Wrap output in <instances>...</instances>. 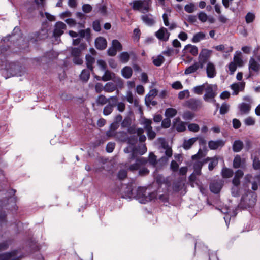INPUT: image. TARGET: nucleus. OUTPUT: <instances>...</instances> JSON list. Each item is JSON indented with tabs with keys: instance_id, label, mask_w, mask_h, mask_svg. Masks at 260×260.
<instances>
[{
	"instance_id": "nucleus-1",
	"label": "nucleus",
	"mask_w": 260,
	"mask_h": 260,
	"mask_svg": "<svg viewBox=\"0 0 260 260\" xmlns=\"http://www.w3.org/2000/svg\"><path fill=\"white\" fill-rule=\"evenodd\" d=\"M148 162L153 167H155L157 164V157L153 152L149 153L148 159L142 157L137 158L136 161L131 164L128 169L131 171L138 170L141 167L145 166Z\"/></svg>"
},
{
	"instance_id": "nucleus-2",
	"label": "nucleus",
	"mask_w": 260,
	"mask_h": 260,
	"mask_svg": "<svg viewBox=\"0 0 260 260\" xmlns=\"http://www.w3.org/2000/svg\"><path fill=\"white\" fill-rule=\"evenodd\" d=\"M86 45L84 43L80 44L78 47H74L71 48V54L73 58V62L76 64L80 65L83 62L81 58L82 51L86 49Z\"/></svg>"
},
{
	"instance_id": "nucleus-3",
	"label": "nucleus",
	"mask_w": 260,
	"mask_h": 260,
	"mask_svg": "<svg viewBox=\"0 0 260 260\" xmlns=\"http://www.w3.org/2000/svg\"><path fill=\"white\" fill-rule=\"evenodd\" d=\"M256 198V194L254 192L250 191L245 196L242 197L240 205L243 206L245 208H252L255 205Z\"/></svg>"
},
{
	"instance_id": "nucleus-4",
	"label": "nucleus",
	"mask_w": 260,
	"mask_h": 260,
	"mask_svg": "<svg viewBox=\"0 0 260 260\" xmlns=\"http://www.w3.org/2000/svg\"><path fill=\"white\" fill-rule=\"evenodd\" d=\"M206 93L204 94L203 98L206 102H210V100L213 103L216 102L215 97L217 95V86L216 85H208L207 87L205 88Z\"/></svg>"
},
{
	"instance_id": "nucleus-5",
	"label": "nucleus",
	"mask_w": 260,
	"mask_h": 260,
	"mask_svg": "<svg viewBox=\"0 0 260 260\" xmlns=\"http://www.w3.org/2000/svg\"><path fill=\"white\" fill-rule=\"evenodd\" d=\"M134 191L132 183L127 184H121V188L118 190L121 197L123 198H133Z\"/></svg>"
},
{
	"instance_id": "nucleus-6",
	"label": "nucleus",
	"mask_w": 260,
	"mask_h": 260,
	"mask_svg": "<svg viewBox=\"0 0 260 260\" xmlns=\"http://www.w3.org/2000/svg\"><path fill=\"white\" fill-rule=\"evenodd\" d=\"M150 6V1H134L133 3L132 8L134 10H139L145 13L148 12Z\"/></svg>"
},
{
	"instance_id": "nucleus-7",
	"label": "nucleus",
	"mask_w": 260,
	"mask_h": 260,
	"mask_svg": "<svg viewBox=\"0 0 260 260\" xmlns=\"http://www.w3.org/2000/svg\"><path fill=\"white\" fill-rule=\"evenodd\" d=\"M212 53V51L207 49H202L198 57V63L200 65V69H203L208 62Z\"/></svg>"
},
{
	"instance_id": "nucleus-8",
	"label": "nucleus",
	"mask_w": 260,
	"mask_h": 260,
	"mask_svg": "<svg viewBox=\"0 0 260 260\" xmlns=\"http://www.w3.org/2000/svg\"><path fill=\"white\" fill-rule=\"evenodd\" d=\"M133 151L128 158V160L131 162L133 160L138 158V155H142L147 151V148L145 145L141 146H133Z\"/></svg>"
},
{
	"instance_id": "nucleus-9",
	"label": "nucleus",
	"mask_w": 260,
	"mask_h": 260,
	"mask_svg": "<svg viewBox=\"0 0 260 260\" xmlns=\"http://www.w3.org/2000/svg\"><path fill=\"white\" fill-rule=\"evenodd\" d=\"M122 46L121 43L117 40H113L112 42V46L107 50L108 55L114 56L116 55L117 51H121Z\"/></svg>"
},
{
	"instance_id": "nucleus-10",
	"label": "nucleus",
	"mask_w": 260,
	"mask_h": 260,
	"mask_svg": "<svg viewBox=\"0 0 260 260\" xmlns=\"http://www.w3.org/2000/svg\"><path fill=\"white\" fill-rule=\"evenodd\" d=\"M146 189L144 187H139L135 190L134 197L133 198H136L141 203H146Z\"/></svg>"
},
{
	"instance_id": "nucleus-11",
	"label": "nucleus",
	"mask_w": 260,
	"mask_h": 260,
	"mask_svg": "<svg viewBox=\"0 0 260 260\" xmlns=\"http://www.w3.org/2000/svg\"><path fill=\"white\" fill-rule=\"evenodd\" d=\"M110 102L106 105L103 109V114L105 115H108L113 111V108L116 105L118 98L117 96H113L109 98Z\"/></svg>"
},
{
	"instance_id": "nucleus-12",
	"label": "nucleus",
	"mask_w": 260,
	"mask_h": 260,
	"mask_svg": "<svg viewBox=\"0 0 260 260\" xmlns=\"http://www.w3.org/2000/svg\"><path fill=\"white\" fill-rule=\"evenodd\" d=\"M18 252L17 250H14L10 252L1 253L0 260H20Z\"/></svg>"
},
{
	"instance_id": "nucleus-13",
	"label": "nucleus",
	"mask_w": 260,
	"mask_h": 260,
	"mask_svg": "<svg viewBox=\"0 0 260 260\" xmlns=\"http://www.w3.org/2000/svg\"><path fill=\"white\" fill-rule=\"evenodd\" d=\"M186 106L192 110H197L202 108V102L200 100L191 98L186 101Z\"/></svg>"
},
{
	"instance_id": "nucleus-14",
	"label": "nucleus",
	"mask_w": 260,
	"mask_h": 260,
	"mask_svg": "<svg viewBox=\"0 0 260 260\" xmlns=\"http://www.w3.org/2000/svg\"><path fill=\"white\" fill-rule=\"evenodd\" d=\"M233 167L235 169L241 168L245 170L246 168V161L239 155H236L233 160Z\"/></svg>"
},
{
	"instance_id": "nucleus-15",
	"label": "nucleus",
	"mask_w": 260,
	"mask_h": 260,
	"mask_svg": "<svg viewBox=\"0 0 260 260\" xmlns=\"http://www.w3.org/2000/svg\"><path fill=\"white\" fill-rule=\"evenodd\" d=\"M248 69L249 72V77L253 76L252 73H258L260 70V64L255 60V59L251 57L249 61Z\"/></svg>"
},
{
	"instance_id": "nucleus-16",
	"label": "nucleus",
	"mask_w": 260,
	"mask_h": 260,
	"mask_svg": "<svg viewBox=\"0 0 260 260\" xmlns=\"http://www.w3.org/2000/svg\"><path fill=\"white\" fill-rule=\"evenodd\" d=\"M155 35L159 40L166 42L169 39L170 33L166 28L162 27L155 32Z\"/></svg>"
},
{
	"instance_id": "nucleus-17",
	"label": "nucleus",
	"mask_w": 260,
	"mask_h": 260,
	"mask_svg": "<svg viewBox=\"0 0 260 260\" xmlns=\"http://www.w3.org/2000/svg\"><path fill=\"white\" fill-rule=\"evenodd\" d=\"M66 29V24L61 21L56 23L53 31V36L55 38L59 37L63 34L64 30Z\"/></svg>"
},
{
	"instance_id": "nucleus-18",
	"label": "nucleus",
	"mask_w": 260,
	"mask_h": 260,
	"mask_svg": "<svg viewBox=\"0 0 260 260\" xmlns=\"http://www.w3.org/2000/svg\"><path fill=\"white\" fill-rule=\"evenodd\" d=\"M223 185V181L221 180H216L212 182L210 184V189L214 193L220 192Z\"/></svg>"
},
{
	"instance_id": "nucleus-19",
	"label": "nucleus",
	"mask_w": 260,
	"mask_h": 260,
	"mask_svg": "<svg viewBox=\"0 0 260 260\" xmlns=\"http://www.w3.org/2000/svg\"><path fill=\"white\" fill-rule=\"evenodd\" d=\"M186 123L181 121L179 117L175 118L173 121V127L179 132H184L186 130Z\"/></svg>"
},
{
	"instance_id": "nucleus-20",
	"label": "nucleus",
	"mask_w": 260,
	"mask_h": 260,
	"mask_svg": "<svg viewBox=\"0 0 260 260\" xmlns=\"http://www.w3.org/2000/svg\"><path fill=\"white\" fill-rule=\"evenodd\" d=\"M245 83L244 82H240L235 83L231 85V88L233 90V95L238 94L240 91H243L244 89Z\"/></svg>"
},
{
	"instance_id": "nucleus-21",
	"label": "nucleus",
	"mask_w": 260,
	"mask_h": 260,
	"mask_svg": "<svg viewBox=\"0 0 260 260\" xmlns=\"http://www.w3.org/2000/svg\"><path fill=\"white\" fill-rule=\"evenodd\" d=\"M225 145V142L223 140H217L216 141L211 140L208 142V147L211 150H216L221 148Z\"/></svg>"
},
{
	"instance_id": "nucleus-22",
	"label": "nucleus",
	"mask_w": 260,
	"mask_h": 260,
	"mask_svg": "<svg viewBox=\"0 0 260 260\" xmlns=\"http://www.w3.org/2000/svg\"><path fill=\"white\" fill-rule=\"evenodd\" d=\"M107 45V42L106 40L102 37H99L97 38L95 41V45L96 49L99 50H104L105 49Z\"/></svg>"
},
{
	"instance_id": "nucleus-23",
	"label": "nucleus",
	"mask_w": 260,
	"mask_h": 260,
	"mask_svg": "<svg viewBox=\"0 0 260 260\" xmlns=\"http://www.w3.org/2000/svg\"><path fill=\"white\" fill-rule=\"evenodd\" d=\"M206 72L208 77L213 78L216 74L214 64L210 62H208L206 67Z\"/></svg>"
},
{
	"instance_id": "nucleus-24",
	"label": "nucleus",
	"mask_w": 260,
	"mask_h": 260,
	"mask_svg": "<svg viewBox=\"0 0 260 260\" xmlns=\"http://www.w3.org/2000/svg\"><path fill=\"white\" fill-rule=\"evenodd\" d=\"M141 19L148 25L151 26L155 23V20L153 18V16L150 14L142 15Z\"/></svg>"
},
{
	"instance_id": "nucleus-25",
	"label": "nucleus",
	"mask_w": 260,
	"mask_h": 260,
	"mask_svg": "<svg viewBox=\"0 0 260 260\" xmlns=\"http://www.w3.org/2000/svg\"><path fill=\"white\" fill-rule=\"evenodd\" d=\"M140 123L144 126V129L146 131L152 128L151 126L152 121L151 119H147L145 117H141L140 119Z\"/></svg>"
},
{
	"instance_id": "nucleus-26",
	"label": "nucleus",
	"mask_w": 260,
	"mask_h": 260,
	"mask_svg": "<svg viewBox=\"0 0 260 260\" xmlns=\"http://www.w3.org/2000/svg\"><path fill=\"white\" fill-rule=\"evenodd\" d=\"M35 35V41H38L45 39L47 37V32L45 29H41L39 31L36 32Z\"/></svg>"
},
{
	"instance_id": "nucleus-27",
	"label": "nucleus",
	"mask_w": 260,
	"mask_h": 260,
	"mask_svg": "<svg viewBox=\"0 0 260 260\" xmlns=\"http://www.w3.org/2000/svg\"><path fill=\"white\" fill-rule=\"evenodd\" d=\"M199 68H200V65L197 62H196L193 64L187 67L185 70L184 74L186 75H188L192 73H194Z\"/></svg>"
},
{
	"instance_id": "nucleus-28",
	"label": "nucleus",
	"mask_w": 260,
	"mask_h": 260,
	"mask_svg": "<svg viewBox=\"0 0 260 260\" xmlns=\"http://www.w3.org/2000/svg\"><path fill=\"white\" fill-rule=\"evenodd\" d=\"M121 74L125 79H129L133 74V70L129 66H125L121 70Z\"/></svg>"
},
{
	"instance_id": "nucleus-29",
	"label": "nucleus",
	"mask_w": 260,
	"mask_h": 260,
	"mask_svg": "<svg viewBox=\"0 0 260 260\" xmlns=\"http://www.w3.org/2000/svg\"><path fill=\"white\" fill-rule=\"evenodd\" d=\"M183 51H188V52L193 56H196L198 53V47L194 45H192L190 44L186 45Z\"/></svg>"
},
{
	"instance_id": "nucleus-30",
	"label": "nucleus",
	"mask_w": 260,
	"mask_h": 260,
	"mask_svg": "<svg viewBox=\"0 0 260 260\" xmlns=\"http://www.w3.org/2000/svg\"><path fill=\"white\" fill-rule=\"evenodd\" d=\"M221 174L223 178H229L233 176L234 172L231 169L223 167L221 170Z\"/></svg>"
},
{
	"instance_id": "nucleus-31",
	"label": "nucleus",
	"mask_w": 260,
	"mask_h": 260,
	"mask_svg": "<svg viewBox=\"0 0 260 260\" xmlns=\"http://www.w3.org/2000/svg\"><path fill=\"white\" fill-rule=\"evenodd\" d=\"M197 140H198V137L192 138L188 140H185L183 144V148L186 150L190 149Z\"/></svg>"
},
{
	"instance_id": "nucleus-32",
	"label": "nucleus",
	"mask_w": 260,
	"mask_h": 260,
	"mask_svg": "<svg viewBox=\"0 0 260 260\" xmlns=\"http://www.w3.org/2000/svg\"><path fill=\"white\" fill-rule=\"evenodd\" d=\"M243 147V143L240 140H236L233 144V150L235 152H240Z\"/></svg>"
},
{
	"instance_id": "nucleus-33",
	"label": "nucleus",
	"mask_w": 260,
	"mask_h": 260,
	"mask_svg": "<svg viewBox=\"0 0 260 260\" xmlns=\"http://www.w3.org/2000/svg\"><path fill=\"white\" fill-rule=\"evenodd\" d=\"M95 62V58L90 55H86V63L87 68L91 71H93V64Z\"/></svg>"
},
{
	"instance_id": "nucleus-34",
	"label": "nucleus",
	"mask_w": 260,
	"mask_h": 260,
	"mask_svg": "<svg viewBox=\"0 0 260 260\" xmlns=\"http://www.w3.org/2000/svg\"><path fill=\"white\" fill-rule=\"evenodd\" d=\"M206 35L205 33L203 32H199L198 33H196L193 36L191 41L193 43H198L201 40L205 39Z\"/></svg>"
},
{
	"instance_id": "nucleus-35",
	"label": "nucleus",
	"mask_w": 260,
	"mask_h": 260,
	"mask_svg": "<svg viewBox=\"0 0 260 260\" xmlns=\"http://www.w3.org/2000/svg\"><path fill=\"white\" fill-rule=\"evenodd\" d=\"M116 89V86L113 82H108L104 86V91L106 92H112Z\"/></svg>"
},
{
	"instance_id": "nucleus-36",
	"label": "nucleus",
	"mask_w": 260,
	"mask_h": 260,
	"mask_svg": "<svg viewBox=\"0 0 260 260\" xmlns=\"http://www.w3.org/2000/svg\"><path fill=\"white\" fill-rule=\"evenodd\" d=\"M125 99L127 102H128L131 104L134 103L135 106H137L139 104V101L138 100L135 99L134 101L133 93L130 91L127 92L125 96Z\"/></svg>"
},
{
	"instance_id": "nucleus-37",
	"label": "nucleus",
	"mask_w": 260,
	"mask_h": 260,
	"mask_svg": "<svg viewBox=\"0 0 260 260\" xmlns=\"http://www.w3.org/2000/svg\"><path fill=\"white\" fill-rule=\"evenodd\" d=\"M120 61L122 63H127L130 59V55L127 52H121L119 56Z\"/></svg>"
},
{
	"instance_id": "nucleus-38",
	"label": "nucleus",
	"mask_w": 260,
	"mask_h": 260,
	"mask_svg": "<svg viewBox=\"0 0 260 260\" xmlns=\"http://www.w3.org/2000/svg\"><path fill=\"white\" fill-rule=\"evenodd\" d=\"M177 113V111L175 109L169 108L166 110L165 115L166 117L170 118L175 116Z\"/></svg>"
},
{
	"instance_id": "nucleus-39",
	"label": "nucleus",
	"mask_w": 260,
	"mask_h": 260,
	"mask_svg": "<svg viewBox=\"0 0 260 260\" xmlns=\"http://www.w3.org/2000/svg\"><path fill=\"white\" fill-rule=\"evenodd\" d=\"M105 74L102 77L101 79L103 81H107L112 79L113 76H115V74L112 73L109 70H105Z\"/></svg>"
},
{
	"instance_id": "nucleus-40",
	"label": "nucleus",
	"mask_w": 260,
	"mask_h": 260,
	"mask_svg": "<svg viewBox=\"0 0 260 260\" xmlns=\"http://www.w3.org/2000/svg\"><path fill=\"white\" fill-rule=\"evenodd\" d=\"M80 79L84 82H87L90 77V72L89 70L84 69L83 70L80 74Z\"/></svg>"
},
{
	"instance_id": "nucleus-41",
	"label": "nucleus",
	"mask_w": 260,
	"mask_h": 260,
	"mask_svg": "<svg viewBox=\"0 0 260 260\" xmlns=\"http://www.w3.org/2000/svg\"><path fill=\"white\" fill-rule=\"evenodd\" d=\"M108 101L110 102V100L107 99L104 95H99L96 100V102L98 105H103L106 104Z\"/></svg>"
},
{
	"instance_id": "nucleus-42",
	"label": "nucleus",
	"mask_w": 260,
	"mask_h": 260,
	"mask_svg": "<svg viewBox=\"0 0 260 260\" xmlns=\"http://www.w3.org/2000/svg\"><path fill=\"white\" fill-rule=\"evenodd\" d=\"M218 163V159L216 156H214L212 158L208 165V169L210 171H212L216 166H217Z\"/></svg>"
},
{
	"instance_id": "nucleus-43",
	"label": "nucleus",
	"mask_w": 260,
	"mask_h": 260,
	"mask_svg": "<svg viewBox=\"0 0 260 260\" xmlns=\"http://www.w3.org/2000/svg\"><path fill=\"white\" fill-rule=\"evenodd\" d=\"M165 61V58L163 56L159 55L156 57V58L153 60V64L157 66H160Z\"/></svg>"
},
{
	"instance_id": "nucleus-44",
	"label": "nucleus",
	"mask_w": 260,
	"mask_h": 260,
	"mask_svg": "<svg viewBox=\"0 0 260 260\" xmlns=\"http://www.w3.org/2000/svg\"><path fill=\"white\" fill-rule=\"evenodd\" d=\"M250 106L246 103H242L240 106V110L243 114L248 113L250 110Z\"/></svg>"
},
{
	"instance_id": "nucleus-45",
	"label": "nucleus",
	"mask_w": 260,
	"mask_h": 260,
	"mask_svg": "<svg viewBox=\"0 0 260 260\" xmlns=\"http://www.w3.org/2000/svg\"><path fill=\"white\" fill-rule=\"evenodd\" d=\"M178 50L172 48H168L166 50L162 52V54L167 56H172L174 54H177Z\"/></svg>"
},
{
	"instance_id": "nucleus-46",
	"label": "nucleus",
	"mask_w": 260,
	"mask_h": 260,
	"mask_svg": "<svg viewBox=\"0 0 260 260\" xmlns=\"http://www.w3.org/2000/svg\"><path fill=\"white\" fill-rule=\"evenodd\" d=\"M194 114L189 111L184 112L182 115L183 118L186 120H191L194 117Z\"/></svg>"
},
{
	"instance_id": "nucleus-47",
	"label": "nucleus",
	"mask_w": 260,
	"mask_h": 260,
	"mask_svg": "<svg viewBox=\"0 0 260 260\" xmlns=\"http://www.w3.org/2000/svg\"><path fill=\"white\" fill-rule=\"evenodd\" d=\"M132 124V119L129 116H126L121 122V127L122 128H127L131 126Z\"/></svg>"
},
{
	"instance_id": "nucleus-48",
	"label": "nucleus",
	"mask_w": 260,
	"mask_h": 260,
	"mask_svg": "<svg viewBox=\"0 0 260 260\" xmlns=\"http://www.w3.org/2000/svg\"><path fill=\"white\" fill-rule=\"evenodd\" d=\"M236 64H238L239 66H241L242 65L243 61L241 57V53L240 52H236V54L234 56V62Z\"/></svg>"
},
{
	"instance_id": "nucleus-49",
	"label": "nucleus",
	"mask_w": 260,
	"mask_h": 260,
	"mask_svg": "<svg viewBox=\"0 0 260 260\" xmlns=\"http://www.w3.org/2000/svg\"><path fill=\"white\" fill-rule=\"evenodd\" d=\"M184 10L188 13H193L196 10L195 5L193 3L186 5L184 7Z\"/></svg>"
},
{
	"instance_id": "nucleus-50",
	"label": "nucleus",
	"mask_w": 260,
	"mask_h": 260,
	"mask_svg": "<svg viewBox=\"0 0 260 260\" xmlns=\"http://www.w3.org/2000/svg\"><path fill=\"white\" fill-rule=\"evenodd\" d=\"M205 89V84L200 86H197L193 88V91L197 94H202L203 91Z\"/></svg>"
},
{
	"instance_id": "nucleus-51",
	"label": "nucleus",
	"mask_w": 260,
	"mask_h": 260,
	"mask_svg": "<svg viewBox=\"0 0 260 260\" xmlns=\"http://www.w3.org/2000/svg\"><path fill=\"white\" fill-rule=\"evenodd\" d=\"M116 88L118 87L119 88H122L123 87V80L120 77H114L113 79Z\"/></svg>"
},
{
	"instance_id": "nucleus-52",
	"label": "nucleus",
	"mask_w": 260,
	"mask_h": 260,
	"mask_svg": "<svg viewBox=\"0 0 260 260\" xmlns=\"http://www.w3.org/2000/svg\"><path fill=\"white\" fill-rule=\"evenodd\" d=\"M127 172L124 169L120 170L117 174V177L120 180H123L127 177Z\"/></svg>"
},
{
	"instance_id": "nucleus-53",
	"label": "nucleus",
	"mask_w": 260,
	"mask_h": 260,
	"mask_svg": "<svg viewBox=\"0 0 260 260\" xmlns=\"http://www.w3.org/2000/svg\"><path fill=\"white\" fill-rule=\"evenodd\" d=\"M198 19L202 22H205L208 20V16L204 12H200L198 14Z\"/></svg>"
},
{
	"instance_id": "nucleus-54",
	"label": "nucleus",
	"mask_w": 260,
	"mask_h": 260,
	"mask_svg": "<svg viewBox=\"0 0 260 260\" xmlns=\"http://www.w3.org/2000/svg\"><path fill=\"white\" fill-rule=\"evenodd\" d=\"M79 34L80 37L82 38L84 37L88 38L90 37V30L89 29H87L85 30H81L79 31Z\"/></svg>"
},
{
	"instance_id": "nucleus-55",
	"label": "nucleus",
	"mask_w": 260,
	"mask_h": 260,
	"mask_svg": "<svg viewBox=\"0 0 260 260\" xmlns=\"http://www.w3.org/2000/svg\"><path fill=\"white\" fill-rule=\"evenodd\" d=\"M231 193L233 197H239L240 196L239 186H234L231 188Z\"/></svg>"
},
{
	"instance_id": "nucleus-56",
	"label": "nucleus",
	"mask_w": 260,
	"mask_h": 260,
	"mask_svg": "<svg viewBox=\"0 0 260 260\" xmlns=\"http://www.w3.org/2000/svg\"><path fill=\"white\" fill-rule=\"evenodd\" d=\"M229 109V106L225 103H223L220 108V114L223 115L226 113Z\"/></svg>"
},
{
	"instance_id": "nucleus-57",
	"label": "nucleus",
	"mask_w": 260,
	"mask_h": 260,
	"mask_svg": "<svg viewBox=\"0 0 260 260\" xmlns=\"http://www.w3.org/2000/svg\"><path fill=\"white\" fill-rule=\"evenodd\" d=\"M157 196V192L155 191L149 193V194L146 197V203L156 199Z\"/></svg>"
},
{
	"instance_id": "nucleus-58",
	"label": "nucleus",
	"mask_w": 260,
	"mask_h": 260,
	"mask_svg": "<svg viewBox=\"0 0 260 260\" xmlns=\"http://www.w3.org/2000/svg\"><path fill=\"white\" fill-rule=\"evenodd\" d=\"M255 18V15L251 13H248L245 17V20L247 23L252 22Z\"/></svg>"
},
{
	"instance_id": "nucleus-59",
	"label": "nucleus",
	"mask_w": 260,
	"mask_h": 260,
	"mask_svg": "<svg viewBox=\"0 0 260 260\" xmlns=\"http://www.w3.org/2000/svg\"><path fill=\"white\" fill-rule=\"evenodd\" d=\"M188 128L190 131L197 132L199 131V126L195 123H190L188 125Z\"/></svg>"
},
{
	"instance_id": "nucleus-60",
	"label": "nucleus",
	"mask_w": 260,
	"mask_h": 260,
	"mask_svg": "<svg viewBox=\"0 0 260 260\" xmlns=\"http://www.w3.org/2000/svg\"><path fill=\"white\" fill-rule=\"evenodd\" d=\"M158 93V91L156 89L151 90L149 93L146 95V98H147V100L150 101L148 98H154L155 96L157 95Z\"/></svg>"
},
{
	"instance_id": "nucleus-61",
	"label": "nucleus",
	"mask_w": 260,
	"mask_h": 260,
	"mask_svg": "<svg viewBox=\"0 0 260 260\" xmlns=\"http://www.w3.org/2000/svg\"><path fill=\"white\" fill-rule=\"evenodd\" d=\"M171 125V120L170 118H166L161 122V126L165 128H169Z\"/></svg>"
},
{
	"instance_id": "nucleus-62",
	"label": "nucleus",
	"mask_w": 260,
	"mask_h": 260,
	"mask_svg": "<svg viewBox=\"0 0 260 260\" xmlns=\"http://www.w3.org/2000/svg\"><path fill=\"white\" fill-rule=\"evenodd\" d=\"M147 136L149 140H153L156 136L155 132L153 131L152 128L147 129Z\"/></svg>"
},
{
	"instance_id": "nucleus-63",
	"label": "nucleus",
	"mask_w": 260,
	"mask_h": 260,
	"mask_svg": "<svg viewBox=\"0 0 260 260\" xmlns=\"http://www.w3.org/2000/svg\"><path fill=\"white\" fill-rule=\"evenodd\" d=\"M138 170L139 174L141 176H145L148 174L149 170L146 167H140Z\"/></svg>"
},
{
	"instance_id": "nucleus-64",
	"label": "nucleus",
	"mask_w": 260,
	"mask_h": 260,
	"mask_svg": "<svg viewBox=\"0 0 260 260\" xmlns=\"http://www.w3.org/2000/svg\"><path fill=\"white\" fill-rule=\"evenodd\" d=\"M253 167L254 170H260V160L255 157L253 160Z\"/></svg>"
}]
</instances>
